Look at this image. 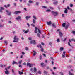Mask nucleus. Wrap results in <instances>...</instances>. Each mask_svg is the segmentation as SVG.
<instances>
[{
	"instance_id": "f257e3e1",
	"label": "nucleus",
	"mask_w": 75,
	"mask_h": 75,
	"mask_svg": "<svg viewBox=\"0 0 75 75\" xmlns=\"http://www.w3.org/2000/svg\"><path fill=\"white\" fill-rule=\"evenodd\" d=\"M13 39L14 40L13 41V42H17L19 40V38H17V36H15Z\"/></svg>"
},
{
	"instance_id": "f03ea898",
	"label": "nucleus",
	"mask_w": 75,
	"mask_h": 75,
	"mask_svg": "<svg viewBox=\"0 0 75 75\" xmlns=\"http://www.w3.org/2000/svg\"><path fill=\"white\" fill-rule=\"evenodd\" d=\"M51 13L53 15H54L55 17L57 16V15L58 14V13L57 12H55L53 11H52Z\"/></svg>"
},
{
	"instance_id": "7ed1b4c3",
	"label": "nucleus",
	"mask_w": 75,
	"mask_h": 75,
	"mask_svg": "<svg viewBox=\"0 0 75 75\" xmlns=\"http://www.w3.org/2000/svg\"><path fill=\"white\" fill-rule=\"evenodd\" d=\"M5 69L6 71H5V74H6V75H8V74H9V72L7 70V69L6 68H5Z\"/></svg>"
},
{
	"instance_id": "20e7f679",
	"label": "nucleus",
	"mask_w": 75,
	"mask_h": 75,
	"mask_svg": "<svg viewBox=\"0 0 75 75\" xmlns=\"http://www.w3.org/2000/svg\"><path fill=\"white\" fill-rule=\"evenodd\" d=\"M6 11L7 13V15L8 16H10V15H11V12H9L8 10H6Z\"/></svg>"
},
{
	"instance_id": "39448f33",
	"label": "nucleus",
	"mask_w": 75,
	"mask_h": 75,
	"mask_svg": "<svg viewBox=\"0 0 75 75\" xmlns=\"http://www.w3.org/2000/svg\"><path fill=\"white\" fill-rule=\"evenodd\" d=\"M30 44H36V42L35 40H33L30 41Z\"/></svg>"
},
{
	"instance_id": "423d86ee",
	"label": "nucleus",
	"mask_w": 75,
	"mask_h": 75,
	"mask_svg": "<svg viewBox=\"0 0 75 75\" xmlns=\"http://www.w3.org/2000/svg\"><path fill=\"white\" fill-rule=\"evenodd\" d=\"M33 65V64H31L29 63L28 62L27 63V67H28V66H29V67L31 68V66H32Z\"/></svg>"
},
{
	"instance_id": "0eeeda50",
	"label": "nucleus",
	"mask_w": 75,
	"mask_h": 75,
	"mask_svg": "<svg viewBox=\"0 0 75 75\" xmlns=\"http://www.w3.org/2000/svg\"><path fill=\"white\" fill-rule=\"evenodd\" d=\"M21 13V11H15L14 13V14H18V13Z\"/></svg>"
},
{
	"instance_id": "6e6552de",
	"label": "nucleus",
	"mask_w": 75,
	"mask_h": 75,
	"mask_svg": "<svg viewBox=\"0 0 75 75\" xmlns=\"http://www.w3.org/2000/svg\"><path fill=\"white\" fill-rule=\"evenodd\" d=\"M39 46L40 47V48H41V51H42V52H43V51H44V49L42 47V46H41V44H40L39 45Z\"/></svg>"
},
{
	"instance_id": "1a4fd4ad",
	"label": "nucleus",
	"mask_w": 75,
	"mask_h": 75,
	"mask_svg": "<svg viewBox=\"0 0 75 75\" xmlns=\"http://www.w3.org/2000/svg\"><path fill=\"white\" fill-rule=\"evenodd\" d=\"M51 21H49V22L47 21V25H50V24H51Z\"/></svg>"
},
{
	"instance_id": "9d476101",
	"label": "nucleus",
	"mask_w": 75,
	"mask_h": 75,
	"mask_svg": "<svg viewBox=\"0 0 75 75\" xmlns=\"http://www.w3.org/2000/svg\"><path fill=\"white\" fill-rule=\"evenodd\" d=\"M31 18V16H26L25 17L26 20H28L29 18Z\"/></svg>"
},
{
	"instance_id": "9b49d317",
	"label": "nucleus",
	"mask_w": 75,
	"mask_h": 75,
	"mask_svg": "<svg viewBox=\"0 0 75 75\" xmlns=\"http://www.w3.org/2000/svg\"><path fill=\"white\" fill-rule=\"evenodd\" d=\"M63 54L62 55V58H65V51L63 52Z\"/></svg>"
},
{
	"instance_id": "f8f14e48",
	"label": "nucleus",
	"mask_w": 75,
	"mask_h": 75,
	"mask_svg": "<svg viewBox=\"0 0 75 75\" xmlns=\"http://www.w3.org/2000/svg\"><path fill=\"white\" fill-rule=\"evenodd\" d=\"M15 64L16 65H17L18 64V63H17V62H15V61H13L12 62V65H14Z\"/></svg>"
},
{
	"instance_id": "ddd939ff",
	"label": "nucleus",
	"mask_w": 75,
	"mask_h": 75,
	"mask_svg": "<svg viewBox=\"0 0 75 75\" xmlns=\"http://www.w3.org/2000/svg\"><path fill=\"white\" fill-rule=\"evenodd\" d=\"M59 35H60V37H62V35H63V34L61 33V32H59Z\"/></svg>"
},
{
	"instance_id": "4468645a",
	"label": "nucleus",
	"mask_w": 75,
	"mask_h": 75,
	"mask_svg": "<svg viewBox=\"0 0 75 75\" xmlns=\"http://www.w3.org/2000/svg\"><path fill=\"white\" fill-rule=\"evenodd\" d=\"M16 19V20H20L21 19V16H19L18 17H17Z\"/></svg>"
},
{
	"instance_id": "2eb2a0df",
	"label": "nucleus",
	"mask_w": 75,
	"mask_h": 75,
	"mask_svg": "<svg viewBox=\"0 0 75 75\" xmlns=\"http://www.w3.org/2000/svg\"><path fill=\"white\" fill-rule=\"evenodd\" d=\"M34 72L35 73H36L37 72V69L36 68V67H34Z\"/></svg>"
},
{
	"instance_id": "dca6fc26",
	"label": "nucleus",
	"mask_w": 75,
	"mask_h": 75,
	"mask_svg": "<svg viewBox=\"0 0 75 75\" xmlns=\"http://www.w3.org/2000/svg\"><path fill=\"white\" fill-rule=\"evenodd\" d=\"M52 26L53 27H54L55 28H56V27H57V26H56V25L55 23L52 24Z\"/></svg>"
},
{
	"instance_id": "f3484780",
	"label": "nucleus",
	"mask_w": 75,
	"mask_h": 75,
	"mask_svg": "<svg viewBox=\"0 0 75 75\" xmlns=\"http://www.w3.org/2000/svg\"><path fill=\"white\" fill-rule=\"evenodd\" d=\"M69 75H74V74L73 73H71L70 71H69Z\"/></svg>"
},
{
	"instance_id": "a211bd4d",
	"label": "nucleus",
	"mask_w": 75,
	"mask_h": 75,
	"mask_svg": "<svg viewBox=\"0 0 75 75\" xmlns=\"http://www.w3.org/2000/svg\"><path fill=\"white\" fill-rule=\"evenodd\" d=\"M65 10L64 11V13L65 14H67L68 13V10H67V9L65 8Z\"/></svg>"
},
{
	"instance_id": "6ab92c4d",
	"label": "nucleus",
	"mask_w": 75,
	"mask_h": 75,
	"mask_svg": "<svg viewBox=\"0 0 75 75\" xmlns=\"http://www.w3.org/2000/svg\"><path fill=\"white\" fill-rule=\"evenodd\" d=\"M69 26V25L67 24L66 25V27H65V29H67L68 28V27Z\"/></svg>"
},
{
	"instance_id": "aec40b11",
	"label": "nucleus",
	"mask_w": 75,
	"mask_h": 75,
	"mask_svg": "<svg viewBox=\"0 0 75 75\" xmlns=\"http://www.w3.org/2000/svg\"><path fill=\"white\" fill-rule=\"evenodd\" d=\"M33 52H34L33 54V56H35V55H36V54H37V52L35 51H33Z\"/></svg>"
},
{
	"instance_id": "412c9836",
	"label": "nucleus",
	"mask_w": 75,
	"mask_h": 75,
	"mask_svg": "<svg viewBox=\"0 0 75 75\" xmlns=\"http://www.w3.org/2000/svg\"><path fill=\"white\" fill-rule=\"evenodd\" d=\"M19 75H23V72H21L20 71H19Z\"/></svg>"
},
{
	"instance_id": "4be33fe9",
	"label": "nucleus",
	"mask_w": 75,
	"mask_h": 75,
	"mask_svg": "<svg viewBox=\"0 0 75 75\" xmlns=\"http://www.w3.org/2000/svg\"><path fill=\"white\" fill-rule=\"evenodd\" d=\"M53 4L55 5H56V4H58V1H56L53 2Z\"/></svg>"
},
{
	"instance_id": "5701e85b",
	"label": "nucleus",
	"mask_w": 75,
	"mask_h": 75,
	"mask_svg": "<svg viewBox=\"0 0 75 75\" xmlns=\"http://www.w3.org/2000/svg\"><path fill=\"white\" fill-rule=\"evenodd\" d=\"M28 32H29V30H28L27 31H25L24 33L25 34H27V33H28Z\"/></svg>"
},
{
	"instance_id": "b1692460",
	"label": "nucleus",
	"mask_w": 75,
	"mask_h": 75,
	"mask_svg": "<svg viewBox=\"0 0 75 75\" xmlns=\"http://www.w3.org/2000/svg\"><path fill=\"white\" fill-rule=\"evenodd\" d=\"M66 24H65V23H63L62 24V25L63 27H65Z\"/></svg>"
},
{
	"instance_id": "393cba45",
	"label": "nucleus",
	"mask_w": 75,
	"mask_h": 75,
	"mask_svg": "<svg viewBox=\"0 0 75 75\" xmlns=\"http://www.w3.org/2000/svg\"><path fill=\"white\" fill-rule=\"evenodd\" d=\"M37 35L38 36V37L40 38V37H41V36H40V34L39 33H37Z\"/></svg>"
},
{
	"instance_id": "a878e982",
	"label": "nucleus",
	"mask_w": 75,
	"mask_h": 75,
	"mask_svg": "<svg viewBox=\"0 0 75 75\" xmlns=\"http://www.w3.org/2000/svg\"><path fill=\"white\" fill-rule=\"evenodd\" d=\"M60 51H63V50H64V48L63 47H60Z\"/></svg>"
},
{
	"instance_id": "bb28decb",
	"label": "nucleus",
	"mask_w": 75,
	"mask_h": 75,
	"mask_svg": "<svg viewBox=\"0 0 75 75\" xmlns=\"http://www.w3.org/2000/svg\"><path fill=\"white\" fill-rule=\"evenodd\" d=\"M46 12H51V10L47 9L46 11Z\"/></svg>"
},
{
	"instance_id": "cd10ccee",
	"label": "nucleus",
	"mask_w": 75,
	"mask_h": 75,
	"mask_svg": "<svg viewBox=\"0 0 75 75\" xmlns=\"http://www.w3.org/2000/svg\"><path fill=\"white\" fill-rule=\"evenodd\" d=\"M33 24H35V20H33Z\"/></svg>"
},
{
	"instance_id": "c85d7f7f",
	"label": "nucleus",
	"mask_w": 75,
	"mask_h": 75,
	"mask_svg": "<svg viewBox=\"0 0 75 75\" xmlns=\"http://www.w3.org/2000/svg\"><path fill=\"white\" fill-rule=\"evenodd\" d=\"M72 33L74 35H75V31H72Z\"/></svg>"
},
{
	"instance_id": "c756f323",
	"label": "nucleus",
	"mask_w": 75,
	"mask_h": 75,
	"mask_svg": "<svg viewBox=\"0 0 75 75\" xmlns=\"http://www.w3.org/2000/svg\"><path fill=\"white\" fill-rule=\"evenodd\" d=\"M70 6L71 7H73V5L71 3L70 4Z\"/></svg>"
},
{
	"instance_id": "7c9ffc66",
	"label": "nucleus",
	"mask_w": 75,
	"mask_h": 75,
	"mask_svg": "<svg viewBox=\"0 0 75 75\" xmlns=\"http://www.w3.org/2000/svg\"><path fill=\"white\" fill-rule=\"evenodd\" d=\"M21 62H22V60H20L18 62V63L19 64H21Z\"/></svg>"
},
{
	"instance_id": "2f4dec72",
	"label": "nucleus",
	"mask_w": 75,
	"mask_h": 75,
	"mask_svg": "<svg viewBox=\"0 0 75 75\" xmlns=\"http://www.w3.org/2000/svg\"><path fill=\"white\" fill-rule=\"evenodd\" d=\"M33 17L34 19H35V20L37 19V18H36L35 16H33Z\"/></svg>"
},
{
	"instance_id": "473e14b6",
	"label": "nucleus",
	"mask_w": 75,
	"mask_h": 75,
	"mask_svg": "<svg viewBox=\"0 0 75 75\" xmlns=\"http://www.w3.org/2000/svg\"><path fill=\"white\" fill-rule=\"evenodd\" d=\"M31 25L32 27H35V25H34V24H33V23L31 24Z\"/></svg>"
},
{
	"instance_id": "72a5a7b5",
	"label": "nucleus",
	"mask_w": 75,
	"mask_h": 75,
	"mask_svg": "<svg viewBox=\"0 0 75 75\" xmlns=\"http://www.w3.org/2000/svg\"><path fill=\"white\" fill-rule=\"evenodd\" d=\"M29 3H33V1L31 0H29Z\"/></svg>"
},
{
	"instance_id": "f704fd0d",
	"label": "nucleus",
	"mask_w": 75,
	"mask_h": 75,
	"mask_svg": "<svg viewBox=\"0 0 75 75\" xmlns=\"http://www.w3.org/2000/svg\"><path fill=\"white\" fill-rule=\"evenodd\" d=\"M13 5L14 7H16V6H17L16 3H14Z\"/></svg>"
},
{
	"instance_id": "c9c22d12",
	"label": "nucleus",
	"mask_w": 75,
	"mask_h": 75,
	"mask_svg": "<svg viewBox=\"0 0 75 75\" xmlns=\"http://www.w3.org/2000/svg\"><path fill=\"white\" fill-rule=\"evenodd\" d=\"M38 31L39 33V34H41V30H40V29H38Z\"/></svg>"
},
{
	"instance_id": "e433bc0d",
	"label": "nucleus",
	"mask_w": 75,
	"mask_h": 75,
	"mask_svg": "<svg viewBox=\"0 0 75 75\" xmlns=\"http://www.w3.org/2000/svg\"><path fill=\"white\" fill-rule=\"evenodd\" d=\"M30 70L31 72H33V71H34V70H33V68H31L30 69Z\"/></svg>"
},
{
	"instance_id": "4c0bfd02",
	"label": "nucleus",
	"mask_w": 75,
	"mask_h": 75,
	"mask_svg": "<svg viewBox=\"0 0 75 75\" xmlns=\"http://www.w3.org/2000/svg\"><path fill=\"white\" fill-rule=\"evenodd\" d=\"M4 42L5 43V44H6V45H7L8 43L7 41H4Z\"/></svg>"
},
{
	"instance_id": "58836bf2",
	"label": "nucleus",
	"mask_w": 75,
	"mask_h": 75,
	"mask_svg": "<svg viewBox=\"0 0 75 75\" xmlns=\"http://www.w3.org/2000/svg\"><path fill=\"white\" fill-rule=\"evenodd\" d=\"M71 41H74L75 42V39H71Z\"/></svg>"
},
{
	"instance_id": "ea45409f",
	"label": "nucleus",
	"mask_w": 75,
	"mask_h": 75,
	"mask_svg": "<svg viewBox=\"0 0 75 75\" xmlns=\"http://www.w3.org/2000/svg\"><path fill=\"white\" fill-rule=\"evenodd\" d=\"M57 42H60V40H59V39H57Z\"/></svg>"
},
{
	"instance_id": "a19ab883",
	"label": "nucleus",
	"mask_w": 75,
	"mask_h": 75,
	"mask_svg": "<svg viewBox=\"0 0 75 75\" xmlns=\"http://www.w3.org/2000/svg\"><path fill=\"white\" fill-rule=\"evenodd\" d=\"M0 8L1 10H4V8L3 7H0Z\"/></svg>"
},
{
	"instance_id": "79ce46f5",
	"label": "nucleus",
	"mask_w": 75,
	"mask_h": 75,
	"mask_svg": "<svg viewBox=\"0 0 75 75\" xmlns=\"http://www.w3.org/2000/svg\"><path fill=\"white\" fill-rule=\"evenodd\" d=\"M39 58H40V59L41 60V58H42V55H40Z\"/></svg>"
},
{
	"instance_id": "37998d69",
	"label": "nucleus",
	"mask_w": 75,
	"mask_h": 75,
	"mask_svg": "<svg viewBox=\"0 0 75 75\" xmlns=\"http://www.w3.org/2000/svg\"><path fill=\"white\" fill-rule=\"evenodd\" d=\"M38 74H41V71H38Z\"/></svg>"
},
{
	"instance_id": "c03bdc74",
	"label": "nucleus",
	"mask_w": 75,
	"mask_h": 75,
	"mask_svg": "<svg viewBox=\"0 0 75 75\" xmlns=\"http://www.w3.org/2000/svg\"><path fill=\"white\" fill-rule=\"evenodd\" d=\"M25 49L27 51L28 50V47H25Z\"/></svg>"
},
{
	"instance_id": "a18cd8bd",
	"label": "nucleus",
	"mask_w": 75,
	"mask_h": 75,
	"mask_svg": "<svg viewBox=\"0 0 75 75\" xmlns=\"http://www.w3.org/2000/svg\"><path fill=\"white\" fill-rule=\"evenodd\" d=\"M67 40V38H65L63 40V41H64V42H65V41H66Z\"/></svg>"
},
{
	"instance_id": "49530a36",
	"label": "nucleus",
	"mask_w": 75,
	"mask_h": 75,
	"mask_svg": "<svg viewBox=\"0 0 75 75\" xmlns=\"http://www.w3.org/2000/svg\"><path fill=\"white\" fill-rule=\"evenodd\" d=\"M50 9H51V10H53V9H54V8H53L52 7H50Z\"/></svg>"
},
{
	"instance_id": "de8ad7c7",
	"label": "nucleus",
	"mask_w": 75,
	"mask_h": 75,
	"mask_svg": "<svg viewBox=\"0 0 75 75\" xmlns=\"http://www.w3.org/2000/svg\"><path fill=\"white\" fill-rule=\"evenodd\" d=\"M59 73L60 74V75H64V74H63V73H62V72H60Z\"/></svg>"
},
{
	"instance_id": "09e8293b",
	"label": "nucleus",
	"mask_w": 75,
	"mask_h": 75,
	"mask_svg": "<svg viewBox=\"0 0 75 75\" xmlns=\"http://www.w3.org/2000/svg\"><path fill=\"white\" fill-rule=\"evenodd\" d=\"M42 7H43V8H47V7L44 6H42Z\"/></svg>"
},
{
	"instance_id": "8fccbe9b",
	"label": "nucleus",
	"mask_w": 75,
	"mask_h": 75,
	"mask_svg": "<svg viewBox=\"0 0 75 75\" xmlns=\"http://www.w3.org/2000/svg\"><path fill=\"white\" fill-rule=\"evenodd\" d=\"M44 74H47V73H48V72H47V71H44Z\"/></svg>"
},
{
	"instance_id": "3c124183",
	"label": "nucleus",
	"mask_w": 75,
	"mask_h": 75,
	"mask_svg": "<svg viewBox=\"0 0 75 75\" xmlns=\"http://www.w3.org/2000/svg\"><path fill=\"white\" fill-rule=\"evenodd\" d=\"M36 5H37V6H38V4H39V3H38V2H36Z\"/></svg>"
},
{
	"instance_id": "603ef678",
	"label": "nucleus",
	"mask_w": 75,
	"mask_h": 75,
	"mask_svg": "<svg viewBox=\"0 0 75 75\" xmlns=\"http://www.w3.org/2000/svg\"><path fill=\"white\" fill-rule=\"evenodd\" d=\"M23 65H26V63L25 62H24L23 63Z\"/></svg>"
},
{
	"instance_id": "864d4df0",
	"label": "nucleus",
	"mask_w": 75,
	"mask_h": 75,
	"mask_svg": "<svg viewBox=\"0 0 75 75\" xmlns=\"http://www.w3.org/2000/svg\"><path fill=\"white\" fill-rule=\"evenodd\" d=\"M19 67H20V68H22V66H21V65H20V64H19Z\"/></svg>"
},
{
	"instance_id": "5fc2aeb1",
	"label": "nucleus",
	"mask_w": 75,
	"mask_h": 75,
	"mask_svg": "<svg viewBox=\"0 0 75 75\" xmlns=\"http://www.w3.org/2000/svg\"><path fill=\"white\" fill-rule=\"evenodd\" d=\"M68 45H69V46H71V44H70V43L69 42H68Z\"/></svg>"
},
{
	"instance_id": "6e6d98bb",
	"label": "nucleus",
	"mask_w": 75,
	"mask_h": 75,
	"mask_svg": "<svg viewBox=\"0 0 75 75\" xmlns=\"http://www.w3.org/2000/svg\"><path fill=\"white\" fill-rule=\"evenodd\" d=\"M28 40H31V37L29 38Z\"/></svg>"
},
{
	"instance_id": "4d7b16f0",
	"label": "nucleus",
	"mask_w": 75,
	"mask_h": 75,
	"mask_svg": "<svg viewBox=\"0 0 75 75\" xmlns=\"http://www.w3.org/2000/svg\"><path fill=\"white\" fill-rule=\"evenodd\" d=\"M44 64L43 63H41V65L42 66H43V65H44Z\"/></svg>"
},
{
	"instance_id": "13d9d810",
	"label": "nucleus",
	"mask_w": 75,
	"mask_h": 75,
	"mask_svg": "<svg viewBox=\"0 0 75 75\" xmlns=\"http://www.w3.org/2000/svg\"><path fill=\"white\" fill-rule=\"evenodd\" d=\"M2 10H3L2 9H0V12L1 13H2V12H3V11H2Z\"/></svg>"
},
{
	"instance_id": "bf43d9fd",
	"label": "nucleus",
	"mask_w": 75,
	"mask_h": 75,
	"mask_svg": "<svg viewBox=\"0 0 75 75\" xmlns=\"http://www.w3.org/2000/svg\"><path fill=\"white\" fill-rule=\"evenodd\" d=\"M10 4H8L7 5V7H10Z\"/></svg>"
},
{
	"instance_id": "052dcab7",
	"label": "nucleus",
	"mask_w": 75,
	"mask_h": 75,
	"mask_svg": "<svg viewBox=\"0 0 75 75\" xmlns=\"http://www.w3.org/2000/svg\"><path fill=\"white\" fill-rule=\"evenodd\" d=\"M41 44H42V45H44V43L42 42H41Z\"/></svg>"
},
{
	"instance_id": "680f3d73",
	"label": "nucleus",
	"mask_w": 75,
	"mask_h": 75,
	"mask_svg": "<svg viewBox=\"0 0 75 75\" xmlns=\"http://www.w3.org/2000/svg\"><path fill=\"white\" fill-rule=\"evenodd\" d=\"M4 7H6V8H7V6L6 5H4Z\"/></svg>"
},
{
	"instance_id": "e2e57ef3",
	"label": "nucleus",
	"mask_w": 75,
	"mask_h": 75,
	"mask_svg": "<svg viewBox=\"0 0 75 75\" xmlns=\"http://www.w3.org/2000/svg\"><path fill=\"white\" fill-rule=\"evenodd\" d=\"M62 17H65V15L64 14H62Z\"/></svg>"
},
{
	"instance_id": "0e129e2a",
	"label": "nucleus",
	"mask_w": 75,
	"mask_h": 75,
	"mask_svg": "<svg viewBox=\"0 0 75 75\" xmlns=\"http://www.w3.org/2000/svg\"><path fill=\"white\" fill-rule=\"evenodd\" d=\"M35 33H37V30H35Z\"/></svg>"
},
{
	"instance_id": "69168bd1",
	"label": "nucleus",
	"mask_w": 75,
	"mask_h": 75,
	"mask_svg": "<svg viewBox=\"0 0 75 75\" xmlns=\"http://www.w3.org/2000/svg\"><path fill=\"white\" fill-rule=\"evenodd\" d=\"M46 69H50V67H47Z\"/></svg>"
},
{
	"instance_id": "338daca9",
	"label": "nucleus",
	"mask_w": 75,
	"mask_h": 75,
	"mask_svg": "<svg viewBox=\"0 0 75 75\" xmlns=\"http://www.w3.org/2000/svg\"><path fill=\"white\" fill-rule=\"evenodd\" d=\"M27 5L28 6H30L31 4H28Z\"/></svg>"
},
{
	"instance_id": "774afa93",
	"label": "nucleus",
	"mask_w": 75,
	"mask_h": 75,
	"mask_svg": "<svg viewBox=\"0 0 75 75\" xmlns=\"http://www.w3.org/2000/svg\"><path fill=\"white\" fill-rule=\"evenodd\" d=\"M50 59H52V60H53L54 59L52 57H50Z\"/></svg>"
}]
</instances>
